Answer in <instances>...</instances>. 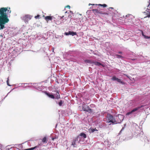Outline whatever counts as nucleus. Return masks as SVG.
<instances>
[{
    "instance_id": "0eeeda50",
    "label": "nucleus",
    "mask_w": 150,
    "mask_h": 150,
    "mask_svg": "<svg viewBox=\"0 0 150 150\" xmlns=\"http://www.w3.org/2000/svg\"><path fill=\"white\" fill-rule=\"evenodd\" d=\"M144 105H141L140 106H138L136 108H135L133 109L130 112H128L127 114V115H129L131 114V113L138 110L139 109H140V108H142V107H144Z\"/></svg>"
},
{
    "instance_id": "9d476101",
    "label": "nucleus",
    "mask_w": 150,
    "mask_h": 150,
    "mask_svg": "<svg viewBox=\"0 0 150 150\" xmlns=\"http://www.w3.org/2000/svg\"><path fill=\"white\" fill-rule=\"evenodd\" d=\"M112 80L113 81H116L118 82L121 83L122 84H123V83L121 81V79L117 78L115 76H113L112 78Z\"/></svg>"
},
{
    "instance_id": "9b49d317",
    "label": "nucleus",
    "mask_w": 150,
    "mask_h": 150,
    "mask_svg": "<svg viewBox=\"0 0 150 150\" xmlns=\"http://www.w3.org/2000/svg\"><path fill=\"white\" fill-rule=\"evenodd\" d=\"M45 19L46 21L47 22L48 21V20L52 21V17L51 16H46L45 17Z\"/></svg>"
},
{
    "instance_id": "39448f33",
    "label": "nucleus",
    "mask_w": 150,
    "mask_h": 150,
    "mask_svg": "<svg viewBox=\"0 0 150 150\" xmlns=\"http://www.w3.org/2000/svg\"><path fill=\"white\" fill-rule=\"evenodd\" d=\"M84 62L89 64H94L95 65L97 66H100L101 64L99 62H96L91 59H85L84 61Z\"/></svg>"
},
{
    "instance_id": "6ab92c4d",
    "label": "nucleus",
    "mask_w": 150,
    "mask_h": 150,
    "mask_svg": "<svg viewBox=\"0 0 150 150\" xmlns=\"http://www.w3.org/2000/svg\"><path fill=\"white\" fill-rule=\"evenodd\" d=\"M115 56L118 58H122L123 57L121 55H118L117 54H115Z\"/></svg>"
},
{
    "instance_id": "a878e982",
    "label": "nucleus",
    "mask_w": 150,
    "mask_h": 150,
    "mask_svg": "<svg viewBox=\"0 0 150 150\" xmlns=\"http://www.w3.org/2000/svg\"><path fill=\"white\" fill-rule=\"evenodd\" d=\"M40 16V15H37V16H35V18L37 19V18H39Z\"/></svg>"
},
{
    "instance_id": "72a5a7b5",
    "label": "nucleus",
    "mask_w": 150,
    "mask_h": 150,
    "mask_svg": "<svg viewBox=\"0 0 150 150\" xmlns=\"http://www.w3.org/2000/svg\"><path fill=\"white\" fill-rule=\"evenodd\" d=\"M94 5V4H89V5Z\"/></svg>"
},
{
    "instance_id": "7c9ffc66",
    "label": "nucleus",
    "mask_w": 150,
    "mask_h": 150,
    "mask_svg": "<svg viewBox=\"0 0 150 150\" xmlns=\"http://www.w3.org/2000/svg\"><path fill=\"white\" fill-rule=\"evenodd\" d=\"M56 138H54L52 137V140H54V139Z\"/></svg>"
},
{
    "instance_id": "f257e3e1",
    "label": "nucleus",
    "mask_w": 150,
    "mask_h": 150,
    "mask_svg": "<svg viewBox=\"0 0 150 150\" xmlns=\"http://www.w3.org/2000/svg\"><path fill=\"white\" fill-rule=\"evenodd\" d=\"M7 10V8L6 7L0 8V21H2V23L6 22L9 20L7 14L6 13Z\"/></svg>"
},
{
    "instance_id": "5701e85b",
    "label": "nucleus",
    "mask_w": 150,
    "mask_h": 150,
    "mask_svg": "<svg viewBox=\"0 0 150 150\" xmlns=\"http://www.w3.org/2000/svg\"><path fill=\"white\" fill-rule=\"evenodd\" d=\"M8 80H9V77H8L7 78V84L8 86H11V85L9 84V83H8Z\"/></svg>"
},
{
    "instance_id": "2f4dec72",
    "label": "nucleus",
    "mask_w": 150,
    "mask_h": 150,
    "mask_svg": "<svg viewBox=\"0 0 150 150\" xmlns=\"http://www.w3.org/2000/svg\"><path fill=\"white\" fill-rule=\"evenodd\" d=\"M110 9H114L113 8H112V7H110V8H109V10H110Z\"/></svg>"
},
{
    "instance_id": "4c0bfd02",
    "label": "nucleus",
    "mask_w": 150,
    "mask_h": 150,
    "mask_svg": "<svg viewBox=\"0 0 150 150\" xmlns=\"http://www.w3.org/2000/svg\"><path fill=\"white\" fill-rule=\"evenodd\" d=\"M67 13V11H66V12H65V13Z\"/></svg>"
},
{
    "instance_id": "b1692460",
    "label": "nucleus",
    "mask_w": 150,
    "mask_h": 150,
    "mask_svg": "<svg viewBox=\"0 0 150 150\" xmlns=\"http://www.w3.org/2000/svg\"><path fill=\"white\" fill-rule=\"evenodd\" d=\"M124 129V128L123 127H122V129H121V130L120 131V132L119 133V135H120L121 134L122 131Z\"/></svg>"
},
{
    "instance_id": "1a4fd4ad",
    "label": "nucleus",
    "mask_w": 150,
    "mask_h": 150,
    "mask_svg": "<svg viewBox=\"0 0 150 150\" xmlns=\"http://www.w3.org/2000/svg\"><path fill=\"white\" fill-rule=\"evenodd\" d=\"M65 34L66 35H71L72 36H74V35H76L77 33L76 32H74L73 31H69V32H66L65 33Z\"/></svg>"
},
{
    "instance_id": "a211bd4d",
    "label": "nucleus",
    "mask_w": 150,
    "mask_h": 150,
    "mask_svg": "<svg viewBox=\"0 0 150 150\" xmlns=\"http://www.w3.org/2000/svg\"><path fill=\"white\" fill-rule=\"evenodd\" d=\"M64 101L62 100H60L59 102L58 103V104L60 106L62 105V104L64 103Z\"/></svg>"
},
{
    "instance_id": "473e14b6",
    "label": "nucleus",
    "mask_w": 150,
    "mask_h": 150,
    "mask_svg": "<svg viewBox=\"0 0 150 150\" xmlns=\"http://www.w3.org/2000/svg\"><path fill=\"white\" fill-rule=\"evenodd\" d=\"M118 53H119V54H122V52H118Z\"/></svg>"
},
{
    "instance_id": "ea45409f",
    "label": "nucleus",
    "mask_w": 150,
    "mask_h": 150,
    "mask_svg": "<svg viewBox=\"0 0 150 150\" xmlns=\"http://www.w3.org/2000/svg\"><path fill=\"white\" fill-rule=\"evenodd\" d=\"M149 4H150V0H149Z\"/></svg>"
},
{
    "instance_id": "f3484780",
    "label": "nucleus",
    "mask_w": 150,
    "mask_h": 150,
    "mask_svg": "<svg viewBox=\"0 0 150 150\" xmlns=\"http://www.w3.org/2000/svg\"><path fill=\"white\" fill-rule=\"evenodd\" d=\"M76 139H74L73 142H72L71 145L73 146V147H75V145L76 144Z\"/></svg>"
},
{
    "instance_id": "2eb2a0df",
    "label": "nucleus",
    "mask_w": 150,
    "mask_h": 150,
    "mask_svg": "<svg viewBox=\"0 0 150 150\" xmlns=\"http://www.w3.org/2000/svg\"><path fill=\"white\" fill-rule=\"evenodd\" d=\"M79 135L81 136L82 137L84 138H85L86 137V134L83 133H80Z\"/></svg>"
},
{
    "instance_id": "7ed1b4c3",
    "label": "nucleus",
    "mask_w": 150,
    "mask_h": 150,
    "mask_svg": "<svg viewBox=\"0 0 150 150\" xmlns=\"http://www.w3.org/2000/svg\"><path fill=\"white\" fill-rule=\"evenodd\" d=\"M82 110L84 111L88 112L90 113H94V112L93 110L91 109L89 106L85 104H83Z\"/></svg>"
},
{
    "instance_id": "aec40b11",
    "label": "nucleus",
    "mask_w": 150,
    "mask_h": 150,
    "mask_svg": "<svg viewBox=\"0 0 150 150\" xmlns=\"http://www.w3.org/2000/svg\"><path fill=\"white\" fill-rule=\"evenodd\" d=\"M98 5L100 6H103L104 7H105L107 6V5L105 4H98Z\"/></svg>"
},
{
    "instance_id": "20e7f679",
    "label": "nucleus",
    "mask_w": 150,
    "mask_h": 150,
    "mask_svg": "<svg viewBox=\"0 0 150 150\" xmlns=\"http://www.w3.org/2000/svg\"><path fill=\"white\" fill-rule=\"evenodd\" d=\"M92 11L94 14L96 16L99 15L100 14L108 15L111 13H110L103 12L100 10L98 9H93Z\"/></svg>"
},
{
    "instance_id": "423d86ee",
    "label": "nucleus",
    "mask_w": 150,
    "mask_h": 150,
    "mask_svg": "<svg viewBox=\"0 0 150 150\" xmlns=\"http://www.w3.org/2000/svg\"><path fill=\"white\" fill-rule=\"evenodd\" d=\"M32 16L30 15L27 14L25 15L24 16H23L21 18L22 19L25 23L28 22V21L30 20L32 18Z\"/></svg>"
},
{
    "instance_id": "412c9836",
    "label": "nucleus",
    "mask_w": 150,
    "mask_h": 150,
    "mask_svg": "<svg viewBox=\"0 0 150 150\" xmlns=\"http://www.w3.org/2000/svg\"><path fill=\"white\" fill-rule=\"evenodd\" d=\"M61 23L60 22H59V21H56V23L57 25H59Z\"/></svg>"
},
{
    "instance_id": "cd10ccee",
    "label": "nucleus",
    "mask_w": 150,
    "mask_h": 150,
    "mask_svg": "<svg viewBox=\"0 0 150 150\" xmlns=\"http://www.w3.org/2000/svg\"><path fill=\"white\" fill-rule=\"evenodd\" d=\"M68 17H69L70 18H71L72 17V16L70 14H69L68 15Z\"/></svg>"
},
{
    "instance_id": "bb28decb",
    "label": "nucleus",
    "mask_w": 150,
    "mask_h": 150,
    "mask_svg": "<svg viewBox=\"0 0 150 150\" xmlns=\"http://www.w3.org/2000/svg\"><path fill=\"white\" fill-rule=\"evenodd\" d=\"M8 11V13H11V10H8V9H7V11Z\"/></svg>"
},
{
    "instance_id": "c85d7f7f",
    "label": "nucleus",
    "mask_w": 150,
    "mask_h": 150,
    "mask_svg": "<svg viewBox=\"0 0 150 150\" xmlns=\"http://www.w3.org/2000/svg\"><path fill=\"white\" fill-rule=\"evenodd\" d=\"M66 7H68V8L69 9H70V7L69 6V5H68Z\"/></svg>"
},
{
    "instance_id": "393cba45",
    "label": "nucleus",
    "mask_w": 150,
    "mask_h": 150,
    "mask_svg": "<svg viewBox=\"0 0 150 150\" xmlns=\"http://www.w3.org/2000/svg\"><path fill=\"white\" fill-rule=\"evenodd\" d=\"M144 38H146V39H149V38H150V36L149 37V36H146V35H144Z\"/></svg>"
},
{
    "instance_id": "f704fd0d",
    "label": "nucleus",
    "mask_w": 150,
    "mask_h": 150,
    "mask_svg": "<svg viewBox=\"0 0 150 150\" xmlns=\"http://www.w3.org/2000/svg\"><path fill=\"white\" fill-rule=\"evenodd\" d=\"M95 129V131H98V130H97V129Z\"/></svg>"
},
{
    "instance_id": "4468645a",
    "label": "nucleus",
    "mask_w": 150,
    "mask_h": 150,
    "mask_svg": "<svg viewBox=\"0 0 150 150\" xmlns=\"http://www.w3.org/2000/svg\"><path fill=\"white\" fill-rule=\"evenodd\" d=\"M46 94L50 98H52L54 99L55 98V97L54 95L53 94H51L48 93H46Z\"/></svg>"
},
{
    "instance_id": "58836bf2",
    "label": "nucleus",
    "mask_w": 150,
    "mask_h": 150,
    "mask_svg": "<svg viewBox=\"0 0 150 150\" xmlns=\"http://www.w3.org/2000/svg\"><path fill=\"white\" fill-rule=\"evenodd\" d=\"M91 105H93V104H92Z\"/></svg>"
},
{
    "instance_id": "f8f14e48",
    "label": "nucleus",
    "mask_w": 150,
    "mask_h": 150,
    "mask_svg": "<svg viewBox=\"0 0 150 150\" xmlns=\"http://www.w3.org/2000/svg\"><path fill=\"white\" fill-rule=\"evenodd\" d=\"M42 142L44 143H47L48 141V139L46 137H44L42 140Z\"/></svg>"
},
{
    "instance_id": "6e6552de",
    "label": "nucleus",
    "mask_w": 150,
    "mask_h": 150,
    "mask_svg": "<svg viewBox=\"0 0 150 150\" xmlns=\"http://www.w3.org/2000/svg\"><path fill=\"white\" fill-rule=\"evenodd\" d=\"M9 21V20L6 21V22H4L3 23L0 21V30H2L5 28L4 25L7 23H8Z\"/></svg>"
},
{
    "instance_id": "4be33fe9",
    "label": "nucleus",
    "mask_w": 150,
    "mask_h": 150,
    "mask_svg": "<svg viewBox=\"0 0 150 150\" xmlns=\"http://www.w3.org/2000/svg\"><path fill=\"white\" fill-rule=\"evenodd\" d=\"M95 129L93 128L90 129L91 132H94L95 131Z\"/></svg>"
},
{
    "instance_id": "ddd939ff",
    "label": "nucleus",
    "mask_w": 150,
    "mask_h": 150,
    "mask_svg": "<svg viewBox=\"0 0 150 150\" xmlns=\"http://www.w3.org/2000/svg\"><path fill=\"white\" fill-rule=\"evenodd\" d=\"M56 96V98L57 99H59L60 98V95L59 94V92L58 91H56V94L55 95Z\"/></svg>"
},
{
    "instance_id": "f03ea898",
    "label": "nucleus",
    "mask_w": 150,
    "mask_h": 150,
    "mask_svg": "<svg viewBox=\"0 0 150 150\" xmlns=\"http://www.w3.org/2000/svg\"><path fill=\"white\" fill-rule=\"evenodd\" d=\"M107 122H111L113 124H117L116 121L113 116L111 114H108L107 117Z\"/></svg>"
},
{
    "instance_id": "e433bc0d",
    "label": "nucleus",
    "mask_w": 150,
    "mask_h": 150,
    "mask_svg": "<svg viewBox=\"0 0 150 150\" xmlns=\"http://www.w3.org/2000/svg\"><path fill=\"white\" fill-rule=\"evenodd\" d=\"M64 17V16H62L61 17V18H63Z\"/></svg>"
},
{
    "instance_id": "dca6fc26",
    "label": "nucleus",
    "mask_w": 150,
    "mask_h": 150,
    "mask_svg": "<svg viewBox=\"0 0 150 150\" xmlns=\"http://www.w3.org/2000/svg\"><path fill=\"white\" fill-rule=\"evenodd\" d=\"M38 147V146H36L34 147L31 148L29 149H25L24 150H33L35 149L36 148H37Z\"/></svg>"
},
{
    "instance_id": "c756f323",
    "label": "nucleus",
    "mask_w": 150,
    "mask_h": 150,
    "mask_svg": "<svg viewBox=\"0 0 150 150\" xmlns=\"http://www.w3.org/2000/svg\"><path fill=\"white\" fill-rule=\"evenodd\" d=\"M147 17L149 18L150 17V14H148Z\"/></svg>"
},
{
    "instance_id": "c9c22d12",
    "label": "nucleus",
    "mask_w": 150,
    "mask_h": 150,
    "mask_svg": "<svg viewBox=\"0 0 150 150\" xmlns=\"http://www.w3.org/2000/svg\"><path fill=\"white\" fill-rule=\"evenodd\" d=\"M120 116H121V117H122V115H120Z\"/></svg>"
}]
</instances>
